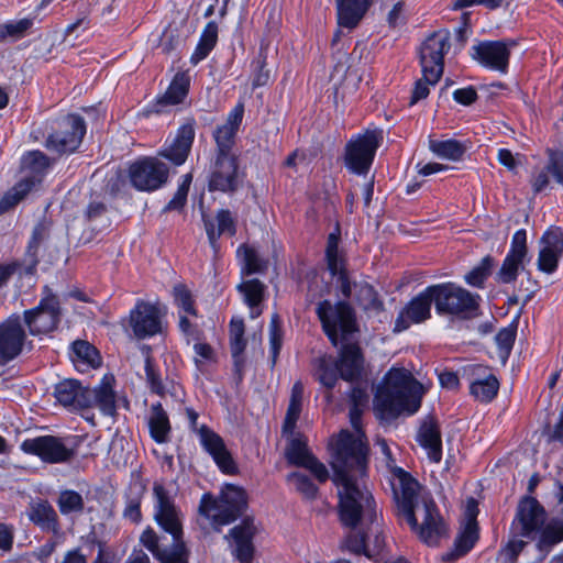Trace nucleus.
<instances>
[{"label": "nucleus", "mask_w": 563, "mask_h": 563, "mask_svg": "<svg viewBox=\"0 0 563 563\" xmlns=\"http://www.w3.org/2000/svg\"><path fill=\"white\" fill-rule=\"evenodd\" d=\"M269 335V366L273 369L278 361L283 342H284V329L283 321L278 313H273L268 327Z\"/></svg>", "instance_id": "obj_47"}, {"label": "nucleus", "mask_w": 563, "mask_h": 563, "mask_svg": "<svg viewBox=\"0 0 563 563\" xmlns=\"http://www.w3.org/2000/svg\"><path fill=\"white\" fill-rule=\"evenodd\" d=\"M422 384L406 368L391 367L383 377L374 396V409L382 421L400 415H415L421 407Z\"/></svg>", "instance_id": "obj_2"}, {"label": "nucleus", "mask_w": 563, "mask_h": 563, "mask_svg": "<svg viewBox=\"0 0 563 563\" xmlns=\"http://www.w3.org/2000/svg\"><path fill=\"white\" fill-rule=\"evenodd\" d=\"M189 314L179 313L178 316V329L180 333L186 338L187 343L190 341H200L203 332L199 329L197 323H192L189 318Z\"/></svg>", "instance_id": "obj_63"}, {"label": "nucleus", "mask_w": 563, "mask_h": 563, "mask_svg": "<svg viewBox=\"0 0 563 563\" xmlns=\"http://www.w3.org/2000/svg\"><path fill=\"white\" fill-rule=\"evenodd\" d=\"M518 325L519 316H516L507 327L501 328L495 335L498 354L505 361L509 357L514 349Z\"/></svg>", "instance_id": "obj_48"}, {"label": "nucleus", "mask_w": 563, "mask_h": 563, "mask_svg": "<svg viewBox=\"0 0 563 563\" xmlns=\"http://www.w3.org/2000/svg\"><path fill=\"white\" fill-rule=\"evenodd\" d=\"M190 90V77L186 71H178L173 77L166 91L156 96L142 109V115L150 118L153 114L165 112L169 106H178L185 101Z\"/></svg>", "instance_id": "obj_24"}, {"label": "nucleus", "mask_w": 563, "mask_h": 563, "mask_svg": "<svg viewBox=\"0 0 563 563\" xmlns=\"http://www.w3.org/2000/svg\"><path fill=\"white\" fill-rule=\"evenodd\" d=\"M340 242L341 225L336 222L333 230L327 236L324 260L330 275L336 277V287L344 298L342 301L349 302L347 299L352 296V283L346 268L345 253L339 250Z\"/></svg>", "instance_id": "obj_17"}, {"label": "nucleus", "mask_w": 563, "mask_h": 563, "mask_svg": "<svg viewBox=\"0 0 563 563\" xmlns=\"http://www.w3.org/2000/svg\"><path fill=\"white\" fill-rule=\"evenodd\" d=\"M547 518V510L541 503L533 496L525 495L518 501L510 531L516 538L536 540Z\"/></svg>", "instance_id": "obj_15"}, {"label": "nucleus", "mask_w": 563, "mask_h": 563, "mask_svg": "<svg viewBox=\"0 0 563 563\" xmlns=\"http://www.w3.org/2000/svg\"><path fill=\"white\" fill-rule=\"evenodd\" d=\"M238 132L239 130L225 124L217 126L213 131V139L216 142L214 155H235L232 153V148L234 146Z\"/></svg>", "instance_id": "obj_51"}, {"label": "nucleus", "mask_w": 563, "mask_h": 563, "mask_svg": "<svg viewBox=\"0 0 563 563\" xmlns=\"http://www.w3.org/2000/svg\"><path fill=\"white\" fill-rule=\"evenodd\" d=\"M428 287L438 316L470 321L483 314L479 294L454 282L431 284Z\"/></svg>", "instance_id": "obj_3"}, {"label": "nucleus", "mask_w": 563, "mask_h": 563, "mask_svg": "<svg viewBox=\"0 0 563 563\" xmlns=\"http://www.w3.org/2000/svg\"><path fill=\"white\" fill-rule=\"evenodd\" d=\"M21 163L23 168L29 170L31 175L21 178L4 192L0 199V214L9 211L22 201L36 184L42 181L51 166L49 157L40 150H32L23 154Z\"/></svg>", "instance_id": "obj_8"}, {"label": "nucleus", "mask_w": 563, "mask_h": 563, "mask_svg": "<svg viewBox=\"0 0 563 563\" xmlns=\"http://www.w3.org/2000/svg\"><path fill=\"white\" fill-rule=\"evenodd\" d=\"M144 489L145 488L141 486L137 490H132L131 495L126 496L123 517L133 523H139L142 520L141 504Z\"/></svg>", "instance_id": "obj_56"}, {"label": "nucleus", "mask_w": 563, "mask_h": 563, "mask_svg": "<svg viewBox=\"0 0 563 563\" xmlns=\"http://www.w3.org/2000/svg\"><path fill=\"white\" fill-rule=\"evenodd\" d=\"M153 492L156 498L155 521L173 537L175 545L184 548L183 525L173 499L163 484L154 483Z\"/></svg>", "instance_id": "obj_22"}, {"label": "nucleus", "mask_w": 563, "mask_h": 563, "mask_svg": "<svg viewBox=\"0 0 563 563\" xmlns=\"http://www.w3.org/2000/svg\"><path fill=\"white\" fill-rule=\"evenodd\" d=\"M429 150L439 158L459 162L464 157L467 144L455 139L430 140Z\"/></svg>", "instance_id": "obj_41"}, {"label": "nucleus", "mask_w": 563, "mask_h": 563, "mask_svg": "<svg viewBox=\"0 0 563 563\" xmlns=\"http://www.w3.org/2000/svg\"><path fill=\"white\" fill-rule=\"evenodd\" d=\"M172 296L174 305L178 308V314L183 313L195 318L199 317L195 297L186 284H175L172 289Z\"/></svg>", "instance_id": "obj_46"}, {"label": "nucleus", "mask_w": 563, "mask_h": 563, "mask_svg": "<svg viewBox=\"0 0 563 563\" xmlns=\"http://www.w3.org/2000/svg\"><path fill=\"white\" fill-rule=\"evenodd\" d=\"M200 445L212 457L213 462L222 474L236 475L239 467L228 450L223 439L207 424H202L198 430Z\"/></svg>", "instance_id": "obj_26"}, {"label": "nucleus", "mask_w": 563, "mask_h": 563, "mask_svg": "<svg viewBox=\"0 0 563 563\" xmlns=\"http://www.w3.org/2000/svg\"><path fill=\"white\" fill-rule=\"evenodd\" d=\"M230 536L235 541H253L255 527L252 517H244L240 525L230 529Z\"/></svg>", "instance_id": "obj_61"}, {"label": "nucleus", "mask_w": 563, "mask_h": 563, "mask_svg": "<svg viewBox=\"0 0 563 563\" xmlns=\"http://www.w3.org/2000/svg\"><path fill=\"white\" fill-rule=\"evenodd\" d=\"M163 317L157 303L137 299L129 312L128 329L136 340L154 338L163 332Z\"/></svg>", "instance_id": "obj_16"}, {"label": "nucleus", "mask_w": 563, "mask_h": 563, "mask_svg": "<svg viewBox=\"0 0 563 563\" xmlns=\"http://www.w3.org/2000/svg\"><path fill=\"white\" fill-rule=\"evenodd\" d=\"M410 529L416 532L419 539L428 545H438L440 540L448 536V527L433 499L423 501V519L416 525L407 521Z\"/></svg>", "instance_id": "obj_27"}, {"label": "nucleus", "mask_w": 563, "mask_h": 563, "mask_svg": "<svg viewBox=\"0 0 563 563\" xmlns=\"http://www.w3.org/2000/svg\"><path fill=\"white\" fill-rule=\"evenodd\" d=\"M473 379L470 383V395L481 404H490L498 395L500 382L492 368L476 364L472 367Z\"/></svg>", "instance_id": "obj_30"}, {"label": "nucleus", "mask_w": 563, "mask_h": 563, "mask_svg": "<svg viewBox=\"0 0 563 563\" xmlns=\"http://www.w3.org/2000/svg\"><path fill=\"white\" fill-rule=\"evenodd\" d=\"M562 257L539 249L536 263L537 269L545 275H553L559 269Z\"/></svg>", "instance_id": "obj_57"}, {"label": "nucleus", "mask_w": 563, "mask_h": 563, "mask_svg": "<svg viewBox=\"0 0 563 563\" xmlns=\"http://www.w3.org/2000/svg\"><path fill=\"white\" fill-rule=\"evenodd\" d=\"M316 313L331 345L338 347L341 344L335 360L340 378L347 383L358 382L364 373L365 356L358 342H351L360 331L355 310L350 302L332 303L324 299L318 302Z\"/></svg>", "instance_id": "obj_1"}, {"label": "nucleus", "mask_w": 563, "mask_h": 563, "mask_svg": "<svg viewBox=\"0 0 563 563\" xmlns=\"http://www.w3.org/2000/svg\"><path fill=\"white\" fill-rule=\"evenodd\" d=\"M247 508V494L244 488L228 484L220 494V510L212 519L220 526H227L240 518Z\"/></svg>", "instance_id": "obj_28"}, {"label": "nucleus", "mask_w": 563, "mask_h": 563, "mask_svg": "<svg viewBox=\"0 0 563 563\" xmlns=\"http://www.w3.org/2000/svg\"><path fill=\"white\" fill-rule=\"evenodd\" d=\"M374 0H335L339 26L353 30L365 18Z\"/></svg>", "instance_id": "obj_32"}, {"label": "nucleus", "mask_w": 563, "mask_h": 563, "mask_svg": "<svg viewBox=\"0 0 563 563\" xmlns=\"http://www.w3.org/2000/svg\"><path fill=\"white\" fill-rule=\"evenodd\" d=\"M57 505L63 515L81 512L85 507L82 496L73 489L63 490L58 497Z\"/></svg>", "instance_id": "obj_54"}, {"label": "nucleus", "mask_w": 563, "mask_h": 563, "mask_svg": "<svg viewBox=\"0 0 563 563\" xmlns=\"http://www.w3.org/2000/svg\"><path fill=\"white\" fill-rule=\"evenodd\" d=\"M451 48V35L448 30L430 34L419 49V64L422 76L431 84H437L444 70V56Z\"/></svg>", "instance_id": "obj_11"}, {"label": "nucleus", "mask_w": 563, "mask_h": 563, "mask_svg": "<svg viewBox=\"0 0 563 563\" xmlns=\"http://www.w3.org/2000/svg\"><path fill=\"white\" fill-rule=\"evenodd\" d=\"M530 261L527 231L526 229H518L512 234L509 250L495 274V282L499 285H512L517 282L520 273H525L527 278L530 279L531 272L526 269V265Z\"/></svg>", "instance_id": "obj_13"}, {"label": "nucleus", "mask_w": 563, "mask_h": 563, "mask_svg": "<svg viewBox=\"0 0 563 563\" xmlns=\"http://www.w3.org/2000/svg\"><path fill=\"white\" fill-rule=\"evenodd\" d=\"M144 372L151 393L164 397L166 394V388L163 384L161 371L155 364V361L150 352L147 353L144 361Z\"/></svg>", "instance_id": "obj_52"}, {"label": "nucleus", "mask_w": 563, "mask_h": 563, "mask_svg": "<svg viewBox=\"0 0 563 563\" xmlns=\"http://www.w3.org/2000/svg\"><path fill=\"white\" fill-rule=\"evenodd\" d=\"M236 253L242 255L241 274L250 276L254 274L265 273L267 269V261L258 256L256 250L247 244H241Z\"/></svg>", "instance_id": "obj_45"}, {"label": "nucleus", "mask_w": 563, "mask_h": 563, "mask_svg": "<svg viewBox=\"0 0 563 563\" xmlns=\"http://www.w3.org/2000/svg\"><path fill=\"white\" fill-rule=\"evenodd\" d=\"M416 441L427 452L432 463H440L442 460V433L438 418L428 415L420 423Z\"/></svg>", "instance_id": "obj_31"}, {"label": "nucleus", "mask_w": 563, "mask_h": 563, "mask_svg": "<svg viewBox=\"0 0 563 563\" xmlns=\"http://www.w3.org/2000/svg\"><path fill=\"white\" fill-rule=\"evenodd\" d=\"M313 454L308 448V440L301 432H297L292 437L286 448V459L289 464L302 467L307 465V461L311 459Z\"/></svg>", "instance_id": "obj_44"}, {"label": "nucleus", "mask_w": 563, "mask_h": 563, "mask_svg": "<svg viewBox=\"0 0 563 563\" xmlns=\"http://www.w3.org/2000/svg\"><path fill=\"white\" fill-rule=\"evenodd\" d=\"M243 296L244 303L250 308V317L255 319L262 314L261 305L265 299L266 286L257 278L246 279L236 286Z\"/></svg>", "instance_id": "obj_36"}, {"label": "nucleus", "mask_w": 563, "mask_h": 563, "mask_svg": "<svg viewBox=\"0 0 563 563\" xmlns=\"http://www.w3.org/2000/svg\"><path fill=\"white\" fill-rule=\"evenodd\" d=\"M548 156L547 172L563 187V152L550 150Z\"/></svg>", "instance_id": "obj_62"}, {"label": "nucleus", "mask_w": 563, "mask_h": 563, "mask_svg": "<svg viewBox=\"0 0 563 563\" xmlns=\"http://www.w3.org/2000/svg\"><path fill=\"white\" fill-rule=\"evenodd\" d=\"M219 38V26L216 21H209L202 29L198 43L190 55L189 62L196 66L206 59L217 46Z\"/></svg>", "instance_id": "obj_38"}, {"label": "nucleus", "mask_w": 563, "mask_h": 563, "mask_svg": "<svg viewBox=\"0 0 563 563\" xmlns=\"http://www.w3.org/2000/svg\"><path fill=\"white\" fill-rule=\"evenodd\" d=\"M216 219L218 235L228 234L229 236H234L236 234V221L229 209L218 210Z\"/></svg>", "instance_id": "obj_60"}, {"label": "nucleus", "mask_w": 563, "mask_h": 563, "mask_svg": "<svg viewBox=\"0 0 563 563\" xmlns=\"http://www.w3.org/2000/svg\"><path fill=\"white\" fill-rule=\"evenodd\" d=\"M369 444L367 438L342 430L335 448L332 481H352L367 476Z\"/></svg>", "instance_id": "obj_4"}, {"label": "nucleus", "mask_w": 563, "mask_h": 563, "mask_svg": "<svg viewBox=\"0 0 563 563\" xmlns=\"http://www.w3.org/2000/svg\"><path fill=\"white\" fill-rule=\"evenodd\" d=\"M432 298L427 286L413 296L398 312L393 331L400 333L412 324H421L432 318Z\"/></svg>", "instance_id": "obj_23"}, {"label": "nucleus", "mask_w": 563, "mask_h": 563, "mask_svg": "<svg viewBox=\"0 0 563 563\" xmlns=\"http://www.w3.org/2000/svg\"><path fill=\"white\" fill-rule=\"evenodd\" d=\"M479 539V527L474 523H466L464 529L457 534L454 540L453 551L443 556L445 561H453L461 556L466 555L476 544Z\"/></svg>", "instance_id": "obj_40"}, {"label": "nucleus", "mask_w": 563, "mask_h": 563, "mask_svg": "<svg viewBox=\"0 0 563 563\" xmlns=\"http://www.w3.org/2000/svg\"><path fill=\"white\" fill-rule=\"evenodd\" d=\"M234 556L240 563H252L255 548L253 541H235Z\"/></svg>", "instance_id": "obj_64"}, {"label": "nucleus", "mask_w": 563, "mask_h": 563, "mask_svg": "<svg viewBox=\"0 0 563 563\" xmlns=\"http://www.w3.org/2000/svg\"><path fill=\"white\" fill-rule=\"evenodd\" d=\"M514 40H484L471 47V57L486 69L507 74Z\"/></svg>", "instance_id": "obj_20"}, {"label": "nucleus", "mask_w": 563, "mask_h": 563, "mask_svg": "<svg viewBox=\"0 0 563 563\" xmlns=\"http://www.w3.org/2000/svg\"><path fill=\"white\" fill-rule=\"evenodd\" d=\"M355 298L358 305L365 308L375 307L376 303L379 302L377 290L367 282H363L357 285Z\"/></svg>", "instance_id": "obj_59"}, {"label": "nucleus", "mask_w": 563, "mask_h": 563, "mask_svg": "<svg viewBox=\"0 0 563 563\" xmlns=\"http://www.w3.org/2000/svg\"><path fill=\"white\" fill-rule=\"evenodd\" d=\"M86 133L85 119L78 113H67L52 121L44 146L58 156H69L79 150Z\"/></svg>", "instance_id": "obj_6"}, {"label": "nucleus", "mask_w": 563, "mask_h": 563, "mask_svg": "<svg viewBox=\"0 0 563 563\" xmlns=\"http://www.w3.org/2000/svg\"><path fill=\"white\" fill-rule=\"evenodd\" d=\"M53 396L56 404L70 412H78L92 407L91 388L84 386L79 379L65 378L54 385Z\"/></svg>", "instance_id": "obj_25"}, {"label": "nucleus", "mask_w": 563, "mask_h": 563, "mask_svg": "<svg viewBox=\"0 0 563 563\" xmlns=\"http://www.w3.org/2000/svg\"><path fill=\"white\" fill-rule=\"evenodd\" d=\"M63 310L59 297L41 298L38 303L23 311L22 323L32 336H43L55 332L62 321Z\"/></svg>", "instance_id": "obj_12"}, {"label": "nucleus", "mask_w": 563, "mask_h": 563, "mask_svg": "<svg viewBox=\"0 0 563 563\" xmlns=\"http://www.w3.org/2000/svg\"><path fill=\"white\" fill-rule=\"evenodd\" d=\"M112 382L113 377L103 376L99 386L91 389V397L92 406L96 405L103 416L113 418L118 415V407Z\"/></svg>", "instance_id": "obj_37"}, {"label": "nucleus", "mask_w": 563, "mask_h": 563, "mask_svg": "<svg viewBox=\"0 0 563 563\" xmlns=\"http://www.w3.org/2000/svg\"><path fill=\"white\" fill-rule=\"evenodd\" d=\"M27 334L21 314L16 312L0 322V365H7L22 354Z\"/></svg>", "instance_id": "obj_21"}, {"label": "nucleus", "mask_w": 563, "mask_h": 563, "mask_svg": "<svg viewBox=\"0 0 563 563\" xmlns=\"http://www.w3.org/2000/svg\"><path fill=\"white\" fill-rule=\"evenodd\" d=\"M394 475L399 481L400 497H397L398 512L406 521L416 525V506L418 504L419 482L402 467H395Z\"/></svg>", "instance_id": "obj_29"}, {"label": "nucleus", "mask_w": 563, "mask_h": 563, "mask_svg": "<svg viewBox=\"0 0 563 563\" xmlns=\"http://www.w3.org/2000/svg\"><path fill=\"white\" fill-rule=\"evenodd\" d=\"M46 235V228L43 223L40 222L33 228L23 258L19 261L21 264L20 275L33 276L36 274L40 263V247Z\"/></svg>", "instance_id": "obj_33"}, {"label": "nucleus", "mask_w": 563, "mask_h": 563, "mask_svg": "<svg viewBox=\"0 0 563 563\" xmlns=\"http://www.w3.org/2000/svg\"><path fill=\"white\" fill-rule=\"evenodd\" d=\"M530 261L527 231L526 229H518L512 234L509 250L495 274V282L499 285H512L517 282L520 273H525L527 278L530 279L531 272L526 269V265Z\"/></svg>", "instance_id": "obj_14"}, {"label": "nucleus", "mask_w": 563, "mask_h": 563, "mask_svg": "<svg viewBox=\"0 0 563 563\" xmlns=\"http://www.w3.org/2000/svg\"><path fill=\"white\" fill-rule=\"evenodd\" d=\"M339 487L338 515L343 527L355 529L363 517L373 522L376 511V501L367 489H361L356 479L333 481Z\"/></svg>", "instance_id": "obj_5"}, {"label": "nucleus", "mask_w": 563, "mask_h": 563, "mask_svg": "<svg viewBox=\"0 0 563 563\" xmlns=\"http://www.w3.org/2000/svg\"><path fill=\"white\" fill-rule=\"evenodd\" d=\"M246 172L240 164L238 155H213L207 174V190L228 196L243 188Z\"/></svg>", "instance_id": "obj_9"}, {"label": "nucleus", "mask_w": 563, "mask_h": 563, "mask_svg": "<svg viewBox=\"0 0 563 563\" xmlns=\"http://www.w3.org/2000/svg\"><path fill=\"white\" fill-rule=\"evenodd\" d=\"M30 520L42 530L57 532L59 529L58 516L53 506L46 500L32 507Z\"/></svg>", "instance_id": "obj_42"}, {"label": "nucleus", "mask_w": 563, "mask_h": 563, "mask_svg": "<svg viewBox=\"0 0 563 563\" xmlns=\"http://www.w3.org/2000/svg\"><path fill=\"white\" fill-rule=\"evenodd\" d=\"M295 479L297 490L307 499L312 500L318 495V486L312 482V479L302 473L294 472L289 475Z\"/></svg>", "instance_id": "obj_58"}, {"label": "nucleus", "mask_w": 563, "mask_h": 563, "mask_svg": "<svg viewBox=\"0 0 563 563\" xmlns=\"http://www.w3.org/2000/svg\"><path fill=\"white\" fill-rule=\"evenodd\" d=\"M344 543L350 552L356 555H365L368 559L373 558V554L367 547V533L365 531L356 530V528L351 529Z\"/></svg>", "instance_id": "obj_55"}, {"label": "nucleus", "mask_w": 563, "mask_h": 563, "mask_svg": "<svg viewBox=\"0 0 563 563\" xmlns=\"http://www.w3.org/2000/svg\"><path fill=\"white\" fill-rule=\"evenodd\" d=\"M314 377L323 387L332 390L340 378L335 361L332 363L325 356L318 357L314 363Z\"/></svg>", "instance_id": "obj_49"}, {"label": "nucleus", "mask_w": 563, "mask_h": 563, "mask_svg": "<svg viewBox=\"0 0 563 563\" xmlns=\"http://www.w3.org/2000/svg\"><path fill=\"white\" fill-rule=\"evenodd\" d=\"M130 185L141 192H154L164 187L169 178V167L157 156H140L126 165Z\"/></svg>", "instance_id": "obj_10"}, {"label": "nucleus", "mask_w": 563, "mask_h": 563, "mask_svg": "<svg viewBox=\"0 0 563 563\" xmlns=\"http://www.w3.org/2000/svg\"><path fill=\"white\" fill-rule=\"evenodd\" d=\"M70 358L75 368L80 373L98 368L101 365L99 351L88 341L84 340H77L71 344Z\"/></svg>", "instance_id": "obj_35"}, {"label": "nucleus", "mask_w": 563, "mask_h": 563, "mask_svg": "<svg viewBox=\"0 0 563 563\" xmlns=\"http://www.w3.org/2000/svg\"><path fill=\"white\" fill-rule=\"evenodd\" d=\"M495 264V258L490 254L485 255L476 266L464 275L465 284L476 289H484Z\"/></svg>", "instance_id": "obj_43"}, {"label": "nucleus", "mask_w": 563, "mask_h": 563, "mask_svg": "<svg viewBox=\"0 0 563 563\" xmlns=\"http://www.w3.org/2000/svg\"><path fill=\"white\" fill-rule=\"evenodd\" d=\"M151 439L157 444H165L170 440L172 424L168 413L161 401L153 402L147 421Z\"/></svg>", "instance_id": "obj_34"}, {"label": "nucleus", "mask_w": 563, "mask_h": 563, "mask_svg": "<svg viewBox=\"0 0 563 563\" xmlns=\"http://www.w3.org/2000/svg\"><path fill=\"white\" fill-rule=\"evenodd\" d=\"M538 244L540 250L563 256V229L555 224L548 227Z\"/></svg>", "instance_id": "obj_50"}, {"label": "nucleus", "mask_w": 563, "mask_h": 563, "mask_svg": "<svg viewBox=\"0 0 563 563\" xmlns=\"http://www.w3.org/2000/svg\"><path fill=\"white\" fill-rule=\"evenodd\" d=\"M20 449L47 464L66 463L75 455L74 449L66 446L62 438L52 434L24 439Z\"/></svg>", "instance_id": "obj_18"}, {"label": "nucleus", "mask_w": 563, "mask_h": 563, "mask_svg": "<svg viewBox=\"0 0 563 563\" xmlns=\"http://www.w3.org/2000/svg\"><path fill=\"white\" fill-rule=\"evenodd\" d=\"M537 539V549L543 553H549L554 545L563 541V507L560 518H553L544 525Z\"/></svg>", "instance_id": "obj_39"}, {"label": "nucleus", "mask_w": 563, "mask_h": 563, "mask_svg": "<svg viewBox=\"0 0 563 563\" xmlns=\"http://www.w3.org/2000/svg\"><path fill=\"white\" fill-rule=\"evenodd\" d=\"M33 18H23L19 21H9L0 24V40L3 42L8 38L20 40L24 37L27 31L33 26Z\"/></svg>", "instance_id": "obj_53"}, {"label": "nucleus", "mask_w": 563, "mask_h": 563, "mask_svg": "<svg viewBox=\"0 0 563 563\" xmlns=\"http://www.w3.org/2000/svg\"><path fill=\"white\" fill-rule=\"evenodd\" d=\"M196 137V119L188 117L177 128L174 136H168L157 155L173 166L179 167L188 159Z\"/></svg>", "instance_id": "obj_19"}, {"label": "nucleus", "mask_w": 563, "mask_h": 563, "mask_svg": "<svg viewBox=\"0 0 563 563\" xmlns=\"http://www.w3.org/2000/svg\"><path fill=\"white\" fill-rule=\"evenodd\" d=\"M382 129H366L353 134L345 143L343 161L345 168L353 175L366 176L371 170L376 152L382 145Z\"/></svg>", "instance_id": "obj_7"}]
</instances>
